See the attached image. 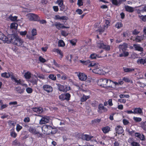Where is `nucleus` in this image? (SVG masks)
Returning <instances> with one entry per match:
<instances>
[{
	"label": "nucleus",
	"instance_id": "f257e3e1",
	"mask_svg": "<svg viewBox=\"0 0 146 146\" xmlns=\"http://www.w3.org/2000/svg\"><path fill=\"white\" fill-rule=\"evenodd\" d=\"M8 38L7 40L5 42V43L7 42L9 43L12 42L13 44L17 46H20L22 45L23 42L21 38L17 37H14L13 36L12 37L11 35H9Z\"/></svg>",
	"mask_w": 146,
	"mask_h": 146
},
{
	"label": "nucleus",
	"instance_id": "f03ea898",
	"mask_svg": "<svg viewBox=\"0 0 146 146\" xmlns=\"http://www.w3.org/2000/svg\"><path fill=\"white\" fill-rule=\"evenodd\" d=\"M106 44L103 42V41H98L97 42V45L100 48H102L105 50L108 51L110 49V46L108 45H106Z\"/></svg>",
	"mask_w": 146,
	"mask_h": 146
},
{
	"label": "nucleus",
	"instance_id": "7ed1b4c3",
	"mask_svg": "<svg viewBox=\"0 0 146 146\" xmlns=\"http://www.w3.org/2000/svg\"><path fill=\"white\" fill-rule=\"evenodd\" d=\"M48 129L47 131L49 132V134H55L57 130L56 128H53L50 125H44L42 127V129L43 130V129Z\"/></svg>",
	"mask_w": 146,
	"mask_h": 146
},
{
	"label": "nucleus",
	"instance_id": "20e7f679",
	"mask_svg": "<svg viewBox=\"0 0 146 146\" xmlns=\"http://www.w3.org/2000/svg\"><path fill=\"white\" fill-rule=\"evenodd\" d=\"M71 95L69 93L62 94L59 96V98L61 100L69 101L70 99Z\"/></svg>",
	"mask_w": 146,
	"mask_h": 146
},
{
	"label": "nucleus",
	"instance_id": "39448f33",
	"mask_svg": "<svg viewBox=\"0 0 146 146\" xmlns=\"http://www.w3.org/2000/svg\"><path fill=\"white\" fill-rule=\"evenodd\" d=\"M92 70V72L96 74L101 75H103L104 74V72L103 69L98 68V66Z\"/></svg>",
	"mask_w": 146,
	"mask_h": 146
},
{
	"label": "nucleus",
	"instance_id": "423d86ee",
	"mask_svg": "<svg viewBox=\"0 0 146 146\" xmlns=\"http://www.w3.org/2000/svg\"><path fill=\"white\" fill-rule=\"evenodd\" d=\"M80 137L82 140L86 141H89L94 137V136L92 135L86 134H85L83 133L81 134Z\"/></svg>",
	"mask_w": 146,
	"mask_h": 146
},
{
	"label": "nucleus",
	"instance_id": "0eeeda50",
	"mask_svg": "<svg viewBox=\"0 0 146 146\" xmlns=\"http://www.w3.org/2000/svg\"><path fill=\"white\" fill-rule=\"evenodd\" d=\"M108 79L106 78H101L100 79L98 85L102 87H107Z\"/></svg>",
	"mask_w": 146,
	"mask_h": 146
},
{
	"label": "nucleus",
	"instance_id": "6e6552de",
	"mask_svg": "<svg viewBox=\"0 0 146 146\" xmlns=\"http://www.w3.org/2000/svg\"><path fill=\"white\" fill-rule=\"evenodd\" d=\"M42 89L44 91L48 93L52 92L53 90V88L50 85L48 84H44L42 86Z\"/></svg>",
	"mask_w": 146,
	"mask_h": 146
},
{
	"label": "nucleus",
	"instance_id": "1a4fd4ad",
	"mask_svg": "<svg viewBox=\"0 0 146 146\" xmlns=\"http://www.w3.org/2000/svg\"><path fill=\"white\" fill-rule=\"evenodd\" d=\"M29 19L31 21H39L40 18L39 17L35 14L31 13L30 14L29 16Z\"/></svg>",
	"mask_w": 146,
	"mask_h": 146
},
{
	"label": "nucleus",
	"instance_id": "9d476101",
	"mask_svg": "<svg viewBox=\"0 0 146 146\" xmlns=\"http://www.w3.org/2000/svg\"><path fill=\"white\" fill-rule=\"evenodd\" d=\"M54 25L56 27V28L58 30H60L61 29H68L70 28V27L64 26L63 24L59 22L56 23L54 24Z\"/></svg>",
	"mask_w": 146,
	"mask_h": 146
},
{
	"label": "nucleus",
	"instance_id": "9b49d317",
	"mask_svg": "<svg viewBox=\"0 0 146 146\" xmlns=\"http://www.w3.org/2000/svg\"><path fill=\"white\" fill-rule=\"evenodd\" d=\"M54 19L56 20H67L68 19V18L66 16H63L61 17L59 15H57L54 16Z\"/></svg>",
	"mask_w": 146,
	"mask_h": 146
},
{
	"label": "nucleus",
	"instance_id": "f8f14e48",
	"mask_svg": "<svg viewBox=\"0 0 146 146\" xmlns=\"http://www.w3.org/2000/svg\"><path fill=\"white\" fill-rule=\"evenodd\" d=\"M119 48L120 50H121L123 52H127L126 51L127 48V43H124L123 44L119 45Z\"/></svg>",
	"mask_w": 146,
	"mask_h": 146
},
{
	"label": "nucleus",
	"instance_id": "ddd939ff",
	"mask_svg": "<svg viewBox=\"0 0 146 146\" xmlns=\"http://www.w3.org/2000/svg\"><path fill=\"white\" fill-rule=\"evenodd\" d=\"M115 130L116 133L118 134H121L124 131L122 127L120 125L117 126Z\"/></svg>",
	"mask_w": 146,
	"mask_h": 146
},
{
	"label": "nucleus",
	"instance_id": "4468645a",
	"mask_svg": "<svg viewBox=\"0 0 146 146\" xmlns=\"http://www.w3.org/2000/svg\"><path fill=\"white\" fill-rule=\"evenodd\" d=\"M78 77L80 80L82 81H85L87 78L86 75L83 73L81 72L79 73L78 75Z\"/></svg>",
	"mask_w": 146,
	"mask_h": 146
},
{
	"label": "nucleus",
	"instance_id": "2eb2a0df",
	"mask_svg": "<svg viewBox=\"0 0 146 146\" xmlns=\"http://www.w3.org/2000/svg\"><path fill=\"white\" fill-rule=\"evenodd\" d=\"M133 46L136 50L140 52H142L143 50V48L140 46L139 44H133Z\"/></svg>",
	"mask_w": 146,
	"mask_h": 146
},
{
	"label": "nucleus",
	"instance_id": "dca6fc26",
	"mask_svg": "<svg viewBox=\"0 0 146 146\" xmlns=\"http://www.w3.org/2000/svg\"><path fill=\"white\" fill-rule=\"evenodd\" d=\"M49 121V120L48 118L47 117H42L40 120V123L41 124H45L48 123Z\"/></svg>",
	"mask_w": 146,
	"mask_h": 146
},
{
	"label": "nucleus",
	"instance_id": "f3484780",
	"mask_svg": "<svg viewBox=\"0 0 146 146\" xmlns=\"http://www.w3.org/2000/svg\"><path fill=\"white\" fill-rule=\"evenodd\" d=\"M123 71L125 72L131 73L135 70L133 68H128L126 67H123Z\"/></svg>",
	"mask_w": 146,
	"mask_h": 146
},
{
	"label": "nucleus",
	"instance_id": "a211bd4d",
	"mask_svg": "<svg viewBox=\"0 0 146 146\" xmlns=\"http://www.w3.org/2000/svg\"><path fill=\"white\" fill-rule=\"evenodd\" d=\"M32 110L34 112L38 113H41L43 111L42 108L41 107L33 108H32Z\"/></svg>",
	"mask_w": 146,
	"mask_h": 146
},
{
	"label": "nucleus",
	"instance_id": "6ab92c4d",
	"mask_svg": "<svg viewBox=\"0 0 146 146\" xmlns=\"http://www.w3.org/2000/svg\"><path fill=\"white\" fill-rule=\"evenodd\" d=\"M0 39L5 43L8 40L7 37L5 36L3 33L0 31Z\"/></svg>",
	"mask_w": 146,
	"mask_h": 146
},
{
	"label": "nucleus",
	"instance_id": "aec40b11",
	"mask_svg": "<svg viewBox=\"0 0 146 146\" xmlns=\"http://www.w3.org/2000/svg\"><path fill=\"white\" fill-rule=\"evenodd\" d=\"M14 82L17 83V85H21L23 86H25V87H27V85L26 84H22V83L24 82V81L23 80H21L19 79V80H18L17 78L16 80L14 81Z\"/></svg>",
	"mask_w": 146,
	"mask_h": 146
},
{
	"label": "nucleus",
	"instance_id": "412c9836",
	"mask_svg": "<svg viewBox=\"0 0 146 146\" xmlns=\"http://www.w3.org/2000/svg\"><path fill=\"white\" fill-rule=\"evenodd\" d=\"M134 114H141L143 113L142 109L140 108H136L133 110Z\"/></svg>",
	"mask_w": 146,
	"mask_h": 146
},
{
	"label": "nucleus",
	"instance_id": "4be33fe9",
	"mask_svg": "<svg viewBox=\"0 0 146 146\" xmlns=\"http://www.w3.org/2000/svg\"><path fill=\"white\" fill-rule=\"evenodd\" d=\"M102 130L104 133L106 134L108 133L110 131V128L109 126H107L102 127Z\"/></svg>",
	"mask_w": 146,
	"mask_h": 146
},
{
	"label": "nucleus",
	"instance_id": "5701e85b",
	"mask_svg": "<svg viewBox=\"0 0 146 146\" xmlns=\"http://www.w3.org/2000/svg\"><path fill=\"white\" fill-rule=\"evenodd\" d=\"M101 56H99V55L95 53H92L91 54L90 56V58L91 59H96L97 58H101Z\"/></svg>",
	"mask_w": 146,
	"mask_h": 146
},
{
	"label": "nucleus",
	"instance_id": "b1692460",
	"mask_svg": "<svg viewBox=\"0 0 146 146\" xmlns=\"http://www.w3.org/2000/svg\"><path fill=\"white\" fill-rule=\"evenodd\" d=\"M16 88V90L17 92L18 93L20 94L23 93L24 92L25 90L24 88H21V87L19 86L17 87Z\"/></svg>",
	"mask_w": 146,
	"mask_h": 146
},
{
	"label": "nucleus",
	"instance_id": "393cba45",
	"mask_svg": "<svg viewBox=\"0 0 146 146\" xmlns=\"http://www.w3.org/2000/svg\"><path fill=\"white\" fill-rule=\"evenodd\" d=\"M10 135L11 137L14 138H15L17 137V134L15 131L14 128L11 129Z\"/></svg>",
	"mask_w": 146,
	"mask_h": 146
},
{
	"label": "nucleus",
	"instance_id": "a878e982",
	"mask_svg": "<svg viewBox=\"0 0 146 146\" xmlns=\"http://www.w3.org/2000/svg\"><path fill=\"white\" fill-rule=\"evenodd\" d=\"M11 73L5 72L2 73L1 74V76L3 78H9L11 76Z\"/></svg>",
	"mask_w": 146,
	"mask_h": 146
},
{
	"label": "nucleus",
	"instance_id": "bb28decb",
	"mask_svg": "<svg viewBox=\"0 0 146 146\" xmlns=\"http://www.w3.org/2000/svg\"><path fill=\"white\" fill-rule=\"evenodd\" d=\"M126 131L128 133V134L129 135L132 136L134 134L135 131L131 129H130L129 128H126Z\"/></svg>",
	"mask_w": 146,
	"mask_h": 146
},
{
	"label": "nucleus",
	"instance_id": "cd10ccee",
	"mask_svg": "<svg viewBox=\"0 0 146 146\" xmlns=\"http://www.w3.org/2000/svg\"><path fill=\"white\" fill-rule=\"evenodd\" d=\"M113 81L110 80L108 79L107 87L113 88Z\"/></svg>",
	"mask_w": 146,
	"mask_h": 146
},
{
	"label": "nucleus",
	"instance_id": "c85d7f7f",
	"mask_svg": "<svg viewBox=\"0 0 146 146\" xmlns=\"http://www.w3.org/2000/svg\"><path fill=\"white\" fill-rule=\"evenodd\" d=\"M89 96H86L84 94L80 99V101L81 102H85L89 98Z\"/></svg>",
	"mask_w": 146,
	"mask_h": 146
},
{
	"label": "nucleus",
	"instance_id": "c756f323",
	"mask_svg": "<svg viewBox=\"0 0 146 146\" xmlns=\"http://www.w3.org/2000/svg\"><path fill=\"white\" fill-rule=\"evenodd\" d=\"M56 85H57L58 90L60 91L64 92L65 91V86L60 84H56Z\"/></svg>",
	"mask_w": 146,
	"mask_h": 146
},
{
	"label": "nucleus",
	"instance_id": "7c9ffc66",
	"mask_svg": "<svg viewBox=\"0 0 146 146\" xmlns=\"http://www.w3.org/2000/svg\"><path fill=\"white\" fill-rule=\"evenodd\" d=\"M104 107L103 106V104H100L98 105V112L99 113H102V110L104 109Z\"/></svg>",
	"mask_w": 146,
	"mask_h": 146
},
{
	"label": "nucleus",
	"instance_id": "2f4dec72",
	"mask_svg": "<svg viewBox=\"0 0 146 146\" xmlns=\"http://www.w3.org/2000/svg\"><path fill=\"white\" fill-rule=\"evenodd\" d=\"M125 9L126 11L131 13L133 12L134 11L133 7L128 6L125 7Z\"/></svg>",
	"mask_w": 146,
	"mask_h": 146
},
{
	"label": "nucleus",
	"instance_id": "473e14b6",
	"mask_svg": "<svg viewBox=\"0 0 146 146\" xmlns=\"http://www.w3.org/2000/svg\"><path fill=\"white\" fill-rule=\"evenodd\" d=\"M145 59L141 58L138 59L137 62L138 64H140L144 65L145 63Z\"/></svg>",
	"mask_w": 146,
	"mask_h": 146
},
{
	"label": "nucleus",
	"instance_id": "72a5a7b5",
	"mask_svg": "<svg viewBox=\"0 0 146 146\" xmlns=\"http://www.w3.org/2000/svg\"><path fill=\"white\" fill-rule=\"evenodd\" d=\"M18 26V24L17 23H12L11 25V29H17Z\"/></svg>",
	"mask_w": 146,
	"mask_h": 146
},
{
	"label": "nucleus",
	"instance_id": "f704fd0d",
	"mask_svg": "<svg viewBox=\"0 0 146 146\" xmlns=\"http://www.w3.org/2000/svg\"><path fill=\"white\" fill-rule=\"evenodd\" d=\"M123 26V25L121 22H118L116 23L115 27L118 29H119Z\"/></svg>",
	"mask_w": 146,
	"mask_h": 146
},
{
	"label": "nucleus",
	"instance_id": "c9c22d12",
	"mask_svg": "<svg viewBox=\"0 0 146 146\" xmlns=\"http://www.w3.org/2000/svg\"><path fill=\"white\" fill-rule=\"evenodd\" d=\"M104 22L105 23V24L103 26L105 27V28H106L107 29L110 26V22L109 20L107 19H105L104 20Z\"/></svg>",
	"mask_w": 146,
	"mask_h": 146
},
{
	"label": "nucleus",
	"instance_id": "e433bc0d",
	"mask_svg": "<svg viewBox=\"0 0 146 146\" xmlns=\"http://www.w3.org/2000/svg\"><path fill=\"white\" fill-rule=\"evenodd\" d=\"M60 73L62 75L61 77V79L63 80H65L67 79V75L64 73L62 71L60 72Z\"/></svg>",
	"mask_w": 146,
	"mask_h": 146
},
{
	"label": "nucleus",
	"instance_id": "4c0bfd02",
	"mask_svg": "<svg viewBox=\"0 0 146 146\" xmlns=\"http://www.w3.org/2000/svg\"><path fill=\"white\" fill-rule=\"evenodd\" d=\"M143 39V37L141 36H136L135 40L137 42H140Z\"/></svg>",
	"mask_w": 146,
	"mask_h": 146
},
{
	"label": "nucleus",
	"instance_id": "58836bf2",
	"mask_svg": "<svg viewBox=\"0 0 146 146\" xmlns=\"http://www.w3.org/2000/svg\"><path fill=\"white\" fill-rule=\"evenodd\" d=\"M65 45V44L62 40H60L58 42V46L60 47H63Z\"/></svg>",
	"mask_w": 146,
	"mask_h": 146
},
{
	"label": "nucleus",
	"instance_id": "ea45409f",
	"mask_svg": "<svg viewBox=\"0 0 146 146\" xmlns=\"http://www.w3.org/2000/svg\"><path fill=\"white\" fill-rule=\"evenodd\" d=\"M122 53L119 54V57H126L128 56L129 52H123Z\"/></svg>",
	"mask_w": 146,
	"mask_h": 146
},
{
	"label": "nucleus",
	"instance_id": "a19ab883",
	"mask_svg": "<svg viewBox=\"0 0 146 146\" xmlns=\"http://www.w3.org/2000/svg\"><path fill=\"white\" fill-rule=\"evenodd\" d=\"M70 42L72 45L75 46L76 45V43L77 42V40L76 39H73L70 40Z\"/></svg>",
	"mask_w": 146,
	"mask_h": 146
},
{
	"label": "nucleus",
	"instance_id": "79ce46f5",
	"mask_svg": "<svg viewBox=\"0 0 146 146\" xmlns=\"http://www.w3.org/2000/svg\"><path fill=\"white\" fill-rule=\"evenodd\" d=\"M98 64H96V63L94 62H92L90 64H89L88 65V67H94V68H95V67H97V66H98Z\"/></svg>",
	"mask_w": 146,
	"mask_h": 146
},
{
	"label": "nucleus",
	"instance_id": "37998d69",
	"mask_svg": "<svg viewBox=\"0 0 146 146\" xmlns=\"http://www.w3.org/2000/svg\"><path fill=\"white\" fill-rule=\"evenodd\" d=\"M80 62L84 65H87L90 62V61L89 60H80Z\"/></svg>",
	"mask_w": 146,
	"mask_h": 146
},
{
	"label": "nucleus",
	"instance_id": "c03bdc74",
	"mask_svg": "<svg viewBox=\"0 0 146 146\" xmlns=\"http://www.w3.org/2000/svg\"><path fill=\"white\" fill-rule=\"evenodd\" d=\"M48 78L49 79L53 80H55L56 79V76L53 74H50L48 76Z\"/></svg>",
	"mask_w": 146,
	"mask_h": 146
},
{
	"label": "nucleus",
	"instance_id": "a18cd8bd",
	"mask_svg": "<svg viewBox=\"0 0 146 146\" xmlns=\"http://www.w3.org/2000/svg\"><path fill=\"white\" fill-rule=\"evenodd\" d=\"M24 76L26 78L29 79L31 77V73L29 72H27L25 73Z\"/></svg>",
	"mask_w": 146,
	"mask_h": 146
},
{
	"label": "nucleus",
	"instance_id": "49530a36",
	"mask_svg": "<svg viewBox=\"0 0 146 146\" xmlns=\"http://www.w3.org/2000/svg\"><path fill=\"white\" fill-rule=\"evenodd\" d=\"M133 119L136 122H139L141 121L142 120V119L139 117H134Z\"/></svg>",
	"mask_w": 146,
	"mask_h": 146
},
{
	"label": "nucleus",
	"instance_id": "de8ad7c7",
	"mask_svg": "<svg viewBox=\"0 0 146 146\" xmlns=\"http://www.w3.org/2000/svg\"><path fill=\"white\" fill-rule=\"evenodd\" d=\"M140 33V31L136 29H135L133 31L132 33L133 35H137L139 34Z\"/></svg>",
	"mask_w": 146,
	"mask_h": 146
},
{
	"label": "nucleus",
	"instance_id": "09e8293b",
	"mask_svg": "<svg viewBox=\"0 0 146 146\" xmlns=\"http://www.w3.org/2000/svg\"><path fill=\"white\" fill-rule=\"evenodd\" d=\"M38 59L40 62L42 63H44L46 62V60L41 56L39 57Z\"/></svg>",
	"mask_w": 146,
	"mask_h": 146
},
{
	"label": "nucleus",
	"instance_id": "8fccbe9b",
	"mask_svg": "<svg viewBox=\"0 0 146 146\" xmlns=\"http://www.w3.org/2000/svg\"><path fill=\"white\" fill-rule=\"evenodd\" d=\"M26 91L28 94H31L33 92V89L30 87H28L26 89Z\"/></svg>",
	"mask_w": 146,
	"mask_h": 146
},
{
	"label": "nucleus",
	"instance_id": "3c124183",
	"mask_svg": "<svg viewBox=\"0 0 146 146\" xmlns=\"http://www.w3.org/2000/svg\"><path fill=\"white\" fill-rule=\"evenodd\" d=\"M106 29H107L103 26V27H101L100 28H99L98 30L100 33H103Z\"/></svg>",
	"mask_w": 146,
	"mask_h": 146
},
{
	"label": "nucleus",
	"instance_id": "603ef678",
	"mask_svg": "<svg viewBox=\"0 0 146 146\" xmlns=\"http://www.w3.org/2000/svg\"><path fill=\"white\" fill-rule=\"evenodd\" d=\"M58 5L60 7V11H63L65 9V6L64 5V3H62Z\"/></svg>",
	"mask_w": 146,
	"mask_h": 146
},
{
	"label": "nucleus",
	"instance_id": "864d4df0",
	"mask_svg": "<svg viewBox=\"0 0 146 146\" xmlns=\"http://www.w3.org/2000/svg\"><path fill=\"white\" fill-rule=\"evenodd\" d=\"M30 131L35 134H37L39 133V132L36 131V129L33 128H30Z\"/></svg>",
	"mask_w": 146,
	"mask_h": 146
},
{
	"label": "nucleus",
	"instance_id": "5fc2aeb1",
	"mask_svg": "<svg viewBox=\"0 0 146 146\" xmlns=\"http://www.w3.org/2000/svg\"><path fill=\"white\" fill-rule=\"evenodd\" d=\"M141 126L144 130H146V121L141 122Z\"/></svg>",
	"mask_w": 146,
	"mask_h": 146
},
{
	"label": "nucleus",
	"instance_id": "6e6d98bb",
	"mask_svg": "<svg viewBox=\"0 0 146 146\" xmlns=\"http://www.w3.org/2000/svg\"><path fill=\"white\" fill-rule=\"evenodd\" d=\"M123 80L125 82L129 83L130 81V80L129 78L126 77H124L123 78Z\"/></svg>",
	"mask_w": 146,
	"mask_h": 146
},
{
	"label": "nucleus",
	"instance_id": "4d7b16f0",
	"mask_svg": "<svg viewBox=\"0 0 146 146\" xmlns=\"http://www.w3.org/2000/svg\"><path fill=\"white\" fill-rule=\"evenodd\" d=\"M73 56L72 54L68 55L67 56V58L68 60H69L71 62L72 60H74L73 59Z\"/></svg>",
	"mask_w": 146,
	"mask_h": 146
},
{
	"label": "nucleus",
	"instance_id": "13d9d810",
	"mask_svg": "<svg viewBox=\"0 0 146 146\" xmlns=\"http://www.w3.org/2000/svg\"><path fill=\"white\" fill-rule=\"evenodd\" d=\"M22 128V127L19 124L17 125L16 129L17 132H19Z\"/></svg>",
	"mask_w": 146,
	"mask_h": 146
},
{
	"label": "nucleus",
	"instance_id": "bf43d9fd",
	"mask_svg": "<svg viewBox=\"0 0 146 146\" xmlns=\"http://www.w3.org/2000/svg\"><path fill=\"white\" fill-rule=\"evenodd\" d=\"M32 35L34 36L37 35L36 30L35 29H33L32 31Z\"/></svg>",
	"mask_w": 146,
	"mask_h": 146
},
{
	"label": "nucleus",
	"instance_id": "052dcab7",
	"mask_svg": "<svg viewBox=\"0 0 146 146\" xmlns=\"http://www.w3.org/2000/svg\"><path fill=\"white\" fill-rule=\"evenodd\" d=\"M12 80L14 81L17 78L15 77V76L13 75V73L12 72H11V76L10 77Z\"/></svg>",
	"mask_w": 146,
	"mask_h": 146
},
{
	"label": "nucleus",
	"instance_id": "680f3d73",
	"mask_svg": "<svg viewBox=\"0 0 146 146\" xmlns=\"http://www.w3.org/2000/svg\"><path fill=\"white\" fill-rule=\"evenodd\" d=\"M77 5L79 7L82 6L83 5L82 0H78Z\"/></svg>",
	"mask_w": 146,
	"mask_h": 146
},
{
	"label": "nucleus",
	"instance_id": "e2e57ef3",
	"mask_svg": "<svg viewBox=\"0 0 146 146\" xmlns=\"http://www.w3.org/2000/svg\"><path fill=\"white\" fill-rule=\"evenodd\" d=\"M12 144L14 145H19L20 143L18 142L17 139L14 140L12 142Z\"/></svg>",
	"mask_w": 146,
	"mask_h": 146
},
{
	"label": "nucleus",
	"instance_id": "0e129e2a",
	"mask_svg": "<svg viewBox=\"0 0 146 146\" xmlns=\"http://www.w3.org/2000/svg\"><path fill=\"white\" fill-rule=\"evenodd\" d=\"M57 53L60 55V59H62L63 56L62 52L61 50L59 49Z\"/></svg>",
	"mask_w": 146,
	"mask_h": 146
},
{
	"label": "nucleus",
	"instance_id": "69168bd1",
	"mask_svg": "<svg viewBox=\"0 0 146 146\" xmlns=\"http://www.w3.org/2000/svg\"><path fill=\"white\" fill-rule=\"evenodd\" d=\"M53 64L55 66L57 67L60 68L61 66V65L58 64L55 60H53Z\"/></svg>",
	"mask_w": 146,
	"mask_h": 146
},
{
	"label": "nucleus",
	"instance_id": "338daca9",
	"mask_svg": "<svg viewBox=\"0 0 146 146\" xmlns=\"http://www.w3.org/2000/svg\"><path fill=\"white\" fill-rule=\"evenodd\" d=\"M134 141V139L132 137L129 138L128 140V142L131 145Z\"/></svg>",
	"mask_w": 146,
	"mask_h": 146
},
{
	"label": "nucleus",
	"instance_id": "774afa93",
	"mask_svg": "<svg viewBox=\"0 0 146 146\" xmlns=\"http://www.w3.org/2000/svg\"><path fill=\"white\" fill-rule=\"evenodd\" d=\"M132 146H140V144L134 141L131 145Z\"/></svg>",
	"mask_w": 146,
	"mask_h": 146
}]
</instances>
